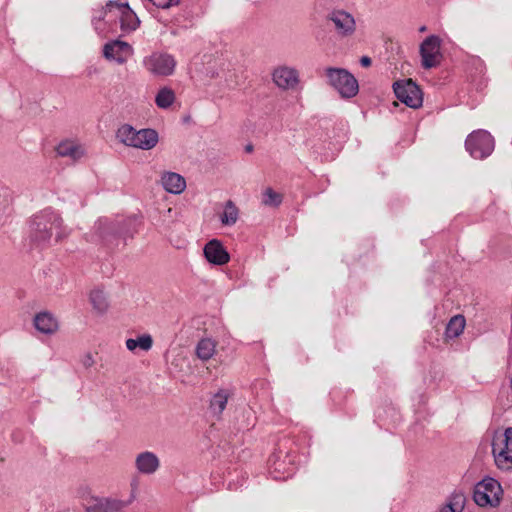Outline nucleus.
<instances>
[{
	"label": "nucleus",
	"instance_id": "a211bd4d",
	"mask_svg": "<svg viewBox=\"0 0 512 512\" xmlns=\"http://www.w3.org/2000/svg\"><path fill=\"white\" fill-rule=\"evenodd\" d=\"M161 184L163 188L172 194H180L186 188L184 177L175 172H165L161 176Z\"/></svg>",
	"mask_w": 512,
	"mask_h": 512
},
{
	"label": "nucleus",
	"instance_id": "cd10ccee",
	"mask_svg": "<svg viewBox=\"0 0 512 512\" xmlns=\"http://www.w3.org/2000/svg\"><path fill=\"white\" fill-rule=\"evenodd\" d=\"M117 140L123 145H127L128 141V125L121 126L116 134Z\"/></svg>",
	"mask_w": 512,
	"mask_h": 512
},
{
	"label": "nucleus",
	"instance_id": "b1692460",
	"mask_svg": "<svg viewBox=\"0 0 512 512\" xmlns=\"http://www.w3.org/2000/svg\"><path fill=\"white\" fill-rule=\"evenodd\" d=\"M465 506V496L462 493H454L443 505L440 512H462Z\"/></svg>",
	"mask_w": 512,
	"mask_h": 512
},
{
	"label": "nucleus",
	"instance_id": "c756f323",
	"mask_svg": "<svg viewBox=\"0 0 512 512\" xmlns=\"http://www.w3.org/2000/svg\"><path fill=\"white\" fill-rule=\"evenodd\" d=\"M112 7H117V8L125 7V8H128V3L121 4V3L117 2V1H110V2H108L107 5H106V8L110 10Z\"/></svg>",
	"mask_w": 512,
	"mask_h": 512
},
{
	"label": "nucleus",
	"instance_id": "c9c22d12",
	"mask_svg": "<svg viewBox=\"0 0 512 512\" xmlns=\"http://www.w3.org/2000/svg\"><path fill=\"white\" fill-rule=\"evenodd\" d=\"M252 150H253L252 145H248V146L246 147V151H247V152H251Z\"/></svg>",
	"mask_w": 512,
	"mask_h": 512
},
{
	"label": "nucleus",
	"instance_id": "7c9ffc66",
	"mask_svg": "<svg viewBox=\"0 0 512 512\" xmlns=\"http://www.w3.org/2000/svg\"><path fill=\"white\" fill-rule=\"evenodd\" d=\"M106 226V222L102 221V220H99L96 225H95V228H96V231L99 233V235L101 237H104V232L102 231V229Z\"/></svg>",
	"mask_w": 512,
	"mask_h": 512
},
{
	"label": "nucleus",
	"instance_id": "0eeeda50",
	"mask_svg": "<svg viewBox=\"0 0 512 512\" xmlns=\"http://www.w3.org/2000/svg\"><path fill=\"white\" fill-rule=\"evenodd\" d=\"M146 69L154 76L166 77L174 73L176 60L165 52H154L144 60Z\"/></svg>",
	"mask_w": 512,
	"mask_h": 512
},
{
	"label": "nucleus",
	"instance_id": "2f4dec72",
	"mask_svg": "<svg viewBox=\"0 0 512 512\" xmlns=\"http://www.w3.org/2000/svg\"><path fill=\"white\" fill-rule=\"evenodd\" d=\"M360 64L363 67H369L371 65V59L368 56H363L360 59Z\"/></svg>",
	"mask_w": 512,
	"mask_h": 512
},
{
	"label": "nucleus",
	"instance_id": "412c9836",
	"mask_svg": "<svg viewBox=\"0 0 512 512\" xmlns=\"http://www.w3.org/2000/svg\"><path fill=\"white\" fill-rule=\"evenodd\" d=\"M465 318L462 315H456L450 319L446 326L445 339H454L458 337L465 328Z\"/></svg>",
	"mask_w": 512,
	"mask_h": 512
},
{
	"label": "nucleus",
	"instance_id": "4be33fe9",
	"mask_svg": "<svg viewBox=\"0 0 512 512\" xmlns=\"http://www.w3.org/2000/svg\"><path fill=\"white\" fill-rule=\"evenodd\" d=\"M239 217V209L232 200L224 204L223 213L220 216L221 223L225 226L234 225Z\"/></svg>",
	"mask_w": 512,
	"mask_h": 512
},
{
	"label": "nucleus",
	"instance_id": "f257e3e1",
	"mask_svg": "<svg viewBox=\"0 0 512 512\" xmlns=\"http://www.w3.org/2000/svg\"><path fill=\"white\" fill-rule=\"evenodd\" d=\"M53 231H56V241H61L69 234L63 226L61 217L53 212H43L36 215L31 222V240L37 245L49 242Z\"/></svg>",
	"mask_w": 512,
	"mask_h": 512
},
{
	"label": "nucleus",
	"instance_id": "e433bc0d",
	"mask_svg": "<svg viewBox=\"0 0 512 512\" xmlns=\"http://www.w3.org/2000/svg\"><path fill=\"white\" fill-rule=\"evenodd\" d=\"M419 30H420V32H424V31L426 30V27H425V26H422V27H420V29H419Z\"/></svg>",
	"mask_w": 512,
	"mask_h": 512
},
{
	"label": "nucleus",
	"instance_id": "6ab92c4d",
	"mask_svg": "<svg viewBox=\"0 0 512 512\" xmlns=\"http://www.w3.org/2000/svg\"><path fill=\"white\" fill-rule=\"evenodd\" d=\"M56 152L61 157H68L73 161H77L84 156L85 149L82 145L72 140H64L57 145Z\"/></svg>",
	"mask_w": 512,
	"mask_h": 512
},
{
	"label": "nucleus",
	"instance_id": "72a5a7b5",
	"mask_svg": "<svg viewBox=\"0 0 512 512\" xmlns=\"http://www.w3.org/2000/svg\"><path fill=\"white\" fill-rule=\"evenodd\" d=\"M105 14H106V10L105 9H101L99 11V14L94 16V19L102 20L104 18Z\"/></svg>",
	"mask_w": 512,
	"mask_h": 512
},
{
	"label": "nucleus",
	"instance_id": "393cba45",
	"mask_svg": "<svg viewBox=\"0 0 512 512\" xmlns=\"http://www.w3.org/2000/svg\"><path fill=\"white\" fill-rule=\"evenodd\" d=\"M175 101V93L172 89L164 87L159 90L155 97V103L159 108L167 109Z\"/></svg>",
	"mask_w": 512,
	"mask_h": 512
},
{
	"label": "nucleus",
	"instance_id": "20e7f679",
	"mask_svg": "<svg viewBox=\"0 0 512 512\" xmlns=\"http://www.w3.org/2000/svg\"><path fill=\"white\" fill-rule=\"evenodd\" d=\"M465 146L473 158L483 159L494 150V139L488 131L480 129L468 135Z\"/></svg>",
	"mask_w": 512,
	"mask_h": 512
},
{
	"label": "nucleus",
	"instance_id": "9b49d317",
	"mask_svg": "<svg viewBox=\"0 0 512 512\" xmlns=\"http://www.w3.org/2000/svg\"><path fill=\"white\" fill-rule=\"evenodd\" d=\"M158 142L159 135L156 130L150 128L135 130L130 126V146L142 150H151Z\"/></svg>",
	"mask_w": 512,
	"mask_h": 512
},
{
	"label": "nucleus",
	"instance_id": "c85d7f7f",
	"mask_svg": "<svg viewBox=\"0 0 512 512\" xmlns=\"http://www.w3.org/2000/svg\"><path fill=\"white\" fill-rule=\"evenodd\" d=\"M81 362L84 367L89 368L95 363V360L91 353H87L83 355Z\"/></svg>",
	"mask_w": 512,
	"mask_h": 512
},
{
	"label": "nucleus",
	"instance_id": "2eb2a0df",
	"mask_svg": "<svg viewBox=\"0 0 512 512\" xmlns=\"http://www.w3.org/2000/svg\"><path fill=\"white\" fill-rule=\"evenodd\" d=\"M135 467L141 474L152 475L159 469L160 460L155 453L144 451L136 456Z\"/></svg>",
	"mask_w": 512,
	"mask_h": 512
},
{
	"label": "nucleus",
	"instance_id": "bb28decb",
	"mask_svg": "<svg viewBox=\"0 0 512 512\" xmlns=\"http://www.w3.org/2000/svg\"><path fill=\"white\" fill-rule=\"evenodd\" d=\"M282 199V195L270 187L266 188L262 195V203L265 206L278 207L282 203Z\"/></svg>",
	"mask_w": 512,
	"mask_h": 512
},
{
	"label": "nucleus",
	"instance_id": "f704fd0d",
	"mask_svg": "<svg viewBox=\"0 0 512 512\" xmlns=\"http://www.w3.org/2000/svg\"><path fill=\"white\" fill-rule=\"evenodd\" d=\"M179 354L176 355L175 359L172 361V364L178 369L179 366Z\"/></svg>",
	"mask_w": 512,
	"mask_h": 512
},
{
	"label": "nucleus",
	"instance_id": "6e6552de",
	"mask_svg": "<svg viewBox=\"0 0 512 512\" xmlns=\"http://www.w3.org/2000/svg\"><path fill=\"white\" fill-rule=\"evenodd\" d=\"M441 40L436 35L428 36L420 45L421 63L425 69L435 68L440 65L442 54L440 51Z\"/></svg>",
	"mask_w": 512,
	"mask_h": 512
},
{
	"label": "nucleus",
	"instance_id": "1a4fd4ad",
	"mask_svg": "<svg viewBox=\"0 0 512 512\" xmlns=\"http://www.w3.org/2000/svg\"><path fill=\"white\" fill-rule=\"evenodd\" d=\"M336 33L341 37H351L356 31V21L352 14L345 10H334L328 15Z\"/></svg>",
	"mask_w": 512,
	"mask_h": 512
},
{
	"label": "nucleus",
	"instance_id": "473e14b6",
	"mask_svg": "<svg viewBox=\"0 0 512 512\" xmlns=\"http://www.w3.org/2000/svg\"><path fill=\"white\" fill-rule=\"evenodd\" d=\"M139 24H140V21L139 19L135 16V20L132 21L130 19V30H135L137 27H139Z\"/></svg>",
	"mask_w": 512,
	"mask_h": 512
},
{
	"label": "nucleus",
	"instance_id": "aec40b11",
	"mask_svg": "<svg viewBox=\"0 0 512 512\" xmlns=\"http://www.w3.org/2000/svg\"><path fill=\"white\" fill-rule=\"evenodd\" d=\"M216 342L210 338L201 339L196 346V355L199 359L207 361L216 352Z\"/></svg>",
	"mask_w": 512,
	"mask_h": 512
},
{
	"label": "nucleus",
	"instance_id": "7ed1b4c3",
	"mask_svg": "<svg viewBox=\"0 0 512 512\" xmlns=\"http://www.w3.org/2000/svg\"><path fill=\"white\" fill-rule=\"evenodd\" d=\"M492 454L498 469L502 471L512 470V427L505 429L503 434L494 437Z\"/></svg>",
	"mask_w": 512,
	"mask_h": 512
},
{
	"label": "nucleus",
	"instance_id": "f03ea898",
	"mask_svg": "<svg viewBox=\"0 0 512 512\" xmlns=\"http://www.w3.org/2000/svg\"><path fill=\"white\" fill-rule=\"evenodd\" d=\"M326 82L334 88L342 98H352L357 95L359 85L357 79L346 69L328 67L324 70Z\"/></svg>",
	"mask_w": 512,
	"mask_h": 512
},
{
	"label": "nucleus",
	"instance_id": "4468645a",
	"mask_svg": "<svg viewBox=\"0 0 512 512\" xmlns=\"http://www.w3.org/2000/svg\"><path fill=\"white\" fill-rule=\"evenodd\" d=\"M103 56L109 61L124 64L128 58V43L121 40H113L103 47Z\"/></svg>",
	"mask_w": 512,
	"mask_h": 512
},
{
	"label": "nucleus",
	"instance_id": "f8f14e48",
	"mask_svg": "<svg viewBox=\"0 0 512 512\" xmlns=\"http://www.w3.org/2000/svg\"><path fill=\"white\" fill-rule=\"evenodd\" d=\"M85 512H121L125 504L111 498L89 496L84 499Z\"/></svg>",
	"mask_w": 512,
	"mask_h": 512
},
{
	"label": "nucleus",
	"instance_id": "5701e85b",
	"mask_svg": "<svg viewBox=\"0 0 512 512\" xmlns=\"http://www.w3.org/2000/svg\"><path fill=\"white\" fill-rule=\"evenodd\" d=\"M230 392L226 389L219 390L211 399L210 408L214 414H221L227 405Z\"/></svg>",
	"mask_w": 512,
	"mask_h": 512
},
{
	"label": "nucleus",
	"instance_id": "a878e982",
	"mask_svg": "<svg viewBox=\"0 0 512 512\" xmlns=\"http://www.w3.org/2000/svg\"><path fill=\"white\" fill-rule=\"evenodd\" d=\"M153 346V338L150 334H143L136 339H130V351L139 348L143 351H149Z\"/></svg>",
	"mask_w": 512,
	"mask_h": 512
},
{
	"label": "nucleus",
	"instance_id": "423d86ee",
	"mask_svg": "<svg viewBox=\"0 0 512 512\" xmlns=\"http://www.w3.org/2000/svg\"><path fill=\"white\" fill-rule=\"evenodd\" d=\"M393 89L396 97L408 107L416 109L422 105V92L412 79L396 81Z\"/></svg>",
	"mask_w": 512,
	"mask_h": 512
},
{
	"label": "nucleus",
	"instance_id": "9d476101",
	"mask_svg": "<svg viewBox=\"0 0 512 512\" xmlns=\"http://www.w3.org/2000/svg\"><path fill=\"white\" fill-rule=\"evenodd\" d=\"M272 80L282 90H293L300 82L299 72L293 67L281 65L273 70Z\"/></svg>",
	"mask_w": 512,
	"mask_h": 512
},
{
	"label": "nucleus",
	"instance_id": "f3484780",
	"mask_svg": "<svg viewBox=\"0 0 512 512\" xmlns=\"http://www.w3.org/2000/svg\"><path fill=\"white\" fill-rule=\"evenodd\" d=\"M88 299L94 314L103 316L108 312L110 302L104 290L100 288L92 289L89 293Z\"/></svg>",
	"mask_w": 512,
	"mask_h": 512
},
{
	"label": "nucleus",
	"instance_id": "39448f33",
	"mask_svg": "<svg viewBox=\"0 0 512 512\" xmlns=\"http://www.w3.org/2000/svg\"><path fill=\"white\" fill-rule=\"evenodd\" d=\"M503 494L501 485L493 478H485L479 482L474 491V501L479 506H497Z\"/></svg>",
	"mask_w": 512,
	"mask_h": 512
},
{
	"label": "nucleus",
	"instance_id": "ddd939ff",
	"mask_svg": "<svg viewBox=\"0 0 512 512\" xmlns=\"http://www.w3.org/2000/svg\"><path fill=\"white\" fill-rule=\"evenodd\" d=\"M204 256L207 261L214 265H224L229 262L230 255L217 239H212L204 247Z\"/></svg>",
	"mask_w": 512,
	"mask_h": 512
},
{
	"label": "nucleus",
	"instance_id": "dca6fc26",
	"mask_svg": "<svg viewBox=\"0 0 512 512\" xmlns=\"http://www.w3.org/2000/svg\"><path fill=\"white\" fill-rule=\"evenodd\" d=\"M34 326L40 333L51 335L58 331L59 323L50 312L44 311L35 315Z\"/></svg>",
	"mask_w": 512,
	"mask_h": 512
}]
</instances>
